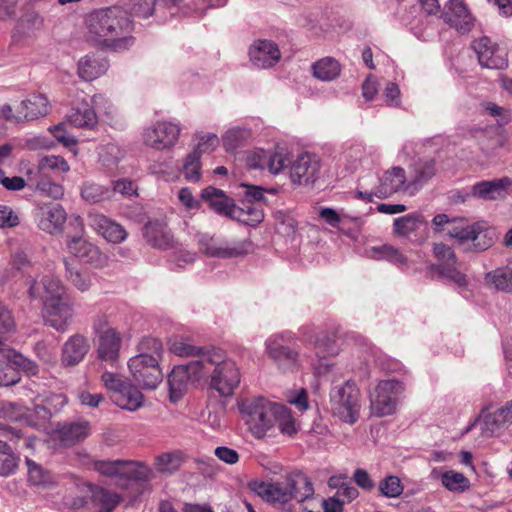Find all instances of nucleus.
Here are the masks:
<instances>
[{
    "label": "nucleus",
    "instance_id": "a19ab883",
    "mask_svg": "<svg viewBox=\"0 0 512 512\" xmlns=\"http://www.w3.org/2000/svg\"><path fill=\"white\" fill-rule=\"evenodd\" d=\"M65 277L79 291L86 292L91 287V277L87 271L82 270L74 262L64 258Z\"/></svg>",
    "mask_w": 512,
    "mask_h": 512
},
{
    "label": "nucleus",
    "instance_id": "473e14b6",
    "mask_svg": "<svg viewBox=\"0 0 512 512\" xmlns=\"http://www.w3.org/2000/svg\"><path fill=\"white\" fill-rule=\"evenodd\" d=\"M36 174L60 176L70 171L68 162L59 155H46L41 157L37 164L28 168Z\"/></svg>",
    "mask_w": 512,
    "mask_h": 512
},
{
    "label": "nucleus",
    "instance_id": "0e129e2a",
    "mask_svg": "<svg viewBox=\"0 0 512 512\" xmlns=\"http://www.w3.org/2000/svg\"><path fill=\"white\" fill-rule=\"evenodd\" d=\"M50 133L63 146L71 148L77 144L76 138L66 130L64 123L49 127Z\"/></svg>",
    "mask_w": 512,
    "mask_h": 512
},
{
    "label": "nucleus",
    "instance_id": "f3484780",
    "mask_svg": "<svg viewBox=\"0 0 512 512\" xmlns=\"http://www.w3.org/2000/svg\"><path fill=\"white\" fill-rule=\"evenodd\" d=\"M192 377L195 379L201 377L200 360H194L187 365L173 368L168 376L170 399L172 401H177L182 397L187 389L188 381Z\"/></svg>",
    "mask_w": 512,
    "mask_h": 512
},
{
    "label": "nucleus",
    "instance_id": "0eeeda50",
    "mask_svg": "<svg viewBox=\"0 0 512 512\" xmlns=\"http://www.w3.org/2000/svg\"><path fill=\"white\" fill-rule=\"evenodd\" d=\"M275 402L263 397L244 399L239 403L249 431L256 438H263L275 428Z\"/></svg>",
    "mask_w": 512,
    "mask_h": 512
},
{
    "label": "nucleus",
    "instance_id": "603ef678",
    "mask_svg": "<svg viewBox=\"0 0 512 512\" xmlns=\"http://www.w3.org/2000/svg\"><path fill=\"white\" fill-rule=\"evenodd\" d=\"M496 240V233L493 229H480L476 226L471 238L472 246L475 251H484L491 247Z\"/></svg>",
    "mask_w": 512,
    "mask_h": 512
},
{
    "label": "nucleus",
    "instance_id": "58836bf2",
    "mask_svg": "<svg viewBox=\"0 0 512 512\" xmlns=\"http://www.w3.org/2000/svg\"><path fill=\"white\" fill-rule=\"evenodd\" d=\"M313 76L321 81H333L341 73L340 63L333 57H324L312 65Z\"/></svg>",
    "mask_w": 512,
    "mask_h": 512
},
{
    "label": "nucleus",
    "instance_id": "4be33fe9",
    "mask_svg": "<svg viewBox=\"0 0 512 512\" xmlns=\"http://www.w3.org/2000/svg\"><path fill=\"white\" fill-rule=\"evenodd\" d=\"M512 188V180L509 177L483 180L472 186L474 198L484 201H495L505 198Z\"/></svg>",
    "mask_w": 512,
    "mask_h": 512
},
{
    "label": "nucleus",
    "instance_id": "6e6552de",
    "mask_svg": "<svg viewBox=\"0 0 512 512\" xmlns=\"http://www.w3.org/2000/svg\"><path fill=\"white\" fill-rule=\"evenodd\" d=\"M330 408L334 416L341 421L354 424L360 417L361 394L357 385L347 380L330 390Z\"/></svg>",
    "mask_w": 512,
    "mask_h": 512
},
{
    "label": "nucleus",
    "instance_id": "5701e85b",
    "mask_svg": "<svg viewBox=\"0 0 512 512\" xmlns=\"http://www.w3.org/2000/svg\"><path fill=\"white\" fill-rule=\"evenodd\" d=\"M90 344L82 334L70 336L61 349V365L63 367H74L82 362L89 352Z\"/></svg>",
    "mask_w": 512,
    "mask_h": 512
},
{
    "label": "nucleus",
    "instance_id": "1a4fd4ad",
    "mask_svg": "<svg viewBox=\"0 0 512 512\" xmlns=\"http://www.w3.org/2000/svg\"><path fill=\"white\" fill-rule=\"evenodd\" d=\"M92 329L96 337L97 359L114 365L119 359L122 334L109 324L106 315H97L93 319Z\"/></svg>",
    "mask_w": 512,
    "mask_h": 512
},
{
    "label": "nucleus",
    "instance_id": "f03ea898",
    "mask_svg": "<svg viewBox=\"0 0 512 512\" xmlns=\"http://www.w3.org/2000/svg\"><path fill=\"white\" fill-rule=\"evenodd\" d=\"M29 295L42 301L45 324L60 332L67 329L74 311L67 288L57 276L45 275L40 282L33 281Z\"/></svg>",
    "mask_w": 512,
    "mask_h": 512
},
{
    "label": "nucleus",
    "instance_id": "4468645a",
    "mask_svg": "<svg viewBox=\"0 0 512 512\" xmlns=\"http://www.w3.org/2000/svg\"><path fill=\"white\" fill-rule=\"evenodd\" d=\"M472 49L475 51L482 68L493 70H505L508 68L507 54H500L499 45L489 37L482 36L474 40L472 42Z\"/></svg>",
    "mask_w": 512,
    "mask_h": 512
},
{
    "label": "nucleus",
    "instance_id": "c756f323",
    "mask_svg": "<svg viewBox=\"0 0 512 512\" xmlns=\"http://www.w3.org/2000/svg\"><path fill=\"white\" fill-rule=\"evenodd\" d=\"M49 101L42 94H33L23 100L18 108V114L26 120H35L47 115Z\"/></svg>",
    "mask_w": 512,
    "mask_h": 512
},
{
    "label": "nucleus",
    "instance_id": "338daca9",
    "mask_svg": "<svg viewBox=\"0 0 512 512\" xmlns=\"http://www.w3.org/2000/svg\"><path fill=\"white\" fill-rule=\"evenodd\" d=\"M122 157L123 154L121 150L114 144L106 145L100 153V160L102 164L109 168L115 166Z\"/></svg>",
    "mask_w": 512,
    "mask_h": 512
},
{
    "label": "nucleus",
    "instance_id": "7ed1b4c3",
    "mask_svg": "<svg viewBox=\"0 0 512 512\" xmlns=\"http://www.w3.org/2000/svg\"><path fill=\"white\" fill-rule=\"evenodd\" d=\"M248 487L262 499L285 512L293 510V501L301 503L314 495L311 479L299 470L290 472L283 482L251 480Z\"/></svg>",
    "mask_w": 512,
    "mask_h": 512
},
{
    "label": "nucleus",
    "instance_id": "13d9d810",
    "mask_svg": "<svg viewBox=\"0 0 512 512\" xmlns=\"http://www.w3.org/2000/svg\"><path fill=\"white\" fill-rule=\"evenodd\" d=\"M28 480L35 486H46L51 482L50 474L34 461L27 459Z\"/></svg>",
    "mask_w": 512,
    "mask_h": 512
},
{
    "label": "nucleus",
    "instance_id": "052dcab7",
    "mask_svg": "<svg viewBox=\"0 0 512 512\" xmlns=\"http://www.w3.org/2000/svg\"><path fill=\"white\" fill-rule=\"evenodd\" d=\"M455 263H441L438 266V271L441 276L451 280L459 287H465L467 285L466 275L459 271L455 266Z\"/></svg>",
    "mask_w": 512,
    "mask_h": 512
},
{
    "label": "nucleus",
    "instance_id": "f8f14e48",
    "mask_svg": "<svg viewBox=\"0 0 512 512\" xmlns=\"http://www.w3.org/2000/svg\"><path fill=\"white\" fill-rule=\"evenodd\" d=\"M290 164V179L293 184L309 185L314 184L321 174V159L318 155L304 152L296 159L287 162Z\"/></svg>",
    "mask_w": 512,
    "mask_h": 512
},
{
    "label": "nucleus",
    "instance_id": "39448f33",
    "mask_svg": "<svg viewBox=\"0 0 512 512\" xmlns=\"http://www.w3.org/2000/svg\"><path fill=\"white\" fill-rule=\"evenodd\" d=\"M201 376L210 374V389L221 397H231L241 379L235 361L226 357L221 349H211L201 356Z\"/></svg>",
    "mask_w": 512,
    "mask_h": 512
},
{
    "label": "nucleus",
    "instance_id": "9b49d317",
    "mask_svg": "<svg viewBox=\"0 0 512 512\" xmlns=\"http://www.w3.org/2000/svg\"><path fill=\"white\" fill-rule=\"evenodd\" d=\"M182 127L173 121H157L144 128L142 141L146 147L156 151H165L173 148L179 140Z\"/></svg>",
    "mask_w": 512,
    "mask_h": 512
},
{
    "label": "nucleus",
    "instance_id": "423d86ee",
    "mask_svg": "<svg viewBox=\"0 0 512 512\" xmlns=\"http://www.w3.org/2000/svg\"><path fill=\"white\" fill-rule=\"evenodd\" d=\"M375 177H364L358 184L356 197L366 202H372L374 197L384 199L398 192H406L410 195L409 181L402 167L396 166L387 170L382 177L377 178V184L368 188V181Z\"/></svg>",
    "mask_w": 512,
    "mask_h": 512
},
{
    "label": "nucleus",
    "instance_id": "3c124183",
    "mask_svg": "<svg viewBox=\"0 0 512 512\" xmlns=\"http://www.w3.org/2000/svg\"><path fill=\"white\" fill-rule=\"evenodd\" d=\"M201 167V158L198 157V153L190 152L185 157L182 165V173L185 180L194 183L200 181L202 177Z\"/></svg>",
    "mask_w": 512,
    "mask_h": 512
},
{
    "label": "nucleus",
    "instance_id": "7c9ffc66",
    "mask_svg": "<svg viewBox=\"0 0 512 512\" xmlns=\"http://www.w3.org/2000/svg\"><path fill=\"white\" fill-rule=\"evenodd\" d=\"M91 428L88 421L70 422L58 429V438L64 446H72L86 439Z\"/></svg>",
    "mask_w": 512,
    "mask_h": 512
},
{
    "label": "nucleus",
    "instance_id": "cd10ccee",
    "mask_svg": "<svg viewBox=\"0 0 512 512\" xmlns=\"http://www.w3.org/2000/svg\"><path fill=\"white\" fill-rule=\"evenodd\" d=\"M144 237L155 248L167 249L173 245V237L163 221H149L144 226Z\"/></svg>",
    "mask_w": 512,
    "mask_h": 512
},
{
    "label": "nucleus",
    "instance_id": "79ce46f5",
    "mask_svg": "<svg viewBox=\"0 0 512 512\" xmlns=\"http://www.w3.org/2000/svg\"><path fill=\"white\" fill-rule=\"evenodd\" d=\"M185 456L182 451L176 450L158 455L155 458V468L166 475L176 473L184 463Z\"/></svg>",
    "mask_w": 512,
    "mask_h": 512
},
{
    "label": "nucleus",
    "instance_id": "f257e3e1",
    "mask_svg": "<svg viewBox=\"0 0 512 512\" xmlns=\"http://www.w3.org/2000/svg\"><path fill=\"white\" fill-rule=\"evenodd\" d=\"M85 23L88 40L95 45L121 52L134 44V38L130 35L133 24L126 11L118 6L92 11Z\"/></svg>",
    "mask_w": 512,
    "mask_h": 512
},
{
    "label": "nucleus",
    "instance_id": "ea45409f",
    "mask_svg": "<svg viewBox=\"0 0 512 512\" xmlns=\"http://www.w3.org/2000/svg\"><path fill=\"white\" fill-rule=\"evenodd\" d=\"M367 255L374 260H386L398 267L407 265V258L394 246L384 244L371 247L367 250Z\"/></svg>",
    "mask_w": 512,
    "mask_h": 512
},
{
    "label": "nucleus",
    "instance_id": "c85d7f7f",
    "mask_svg": "<svg viewBox=\"0 0 512 512\" xmlns=\"http://www.w3.org/2000/svg\"><path fill=\"white\" fill-rule=\"evenodd\" d=\"M108 69V61L97 54L86 55L78 62V75L85 81H92Z\"/></svg>",
    "mask_w": 512,
    "mask_h": 512
},
{
    "label": "nucleus",
    "instance_id": "8fccbe9b",
    "mask_svg": "<svg viewBox=\"0 0 512 512\" xmlns=\"http://www.w3.org/2000/svg\"><path fill=\"white\" fill-rule=\"evenodd\" d=\"M124 460H98L93 462V468L102 475L122 481Z\"/></svg>",
    "mask_w": 512,
    "mask_h": 512
},
{
    "label": "nucleus",
    "instance_id": "20e7f679",
    "mask_svg": "<svg viewBox=\"0 0 512 512\" xmlns=\"http://www.w3.org/2000/svg\"><path fill=\"white\" fill-rule=\"evenodd\" d=\"M139 353L128 361V368L135 383L145 389H155L163 379L159 362L163 345L154 337H144L138 345Z\"/></svg>",
    "mask_w": 512,
    "mask_h": 512
},
{
    "label": "nucleus",
    "instance_id": "864d4df0",
    "mask_svg": "<svg viewBox=\"0 0 512 512\" xmlns=\"http://www.w3.org/2000/svg\"><path fill=\"white\" fill-rule=\"evenodd\" d=\"M442 485L449 491H464L469 488V480L463 473L446 471L441 475Z\"/></svg>",
    "mask_w": 512,
    "mask_h": 512
},
{
    "label": "nucleus",
    "instance_id": "c9c22d12",
    "mask_svg": "<svg viewBox=\"0 0 512 512\" xmlns=\"http://www.w3.org/2000/svg\"><path fill=\"white\" fill-rule=\"evenodd\" d=\"M112 400L122 409L135 411L142 405L143 395L135 386L127 383L123 389L112 395Z\"/></svg>",
    "mask_w": 512,
    "mask_h": 512
},
{
    "label": "nucleus",
    "instance_id": "2f4dec72",
    "mask_svg": "<svg viewBox=\"0 0 512 512\" xmlns=\"http://www.w3.org/2000/svg\"><path fill=\"white\" fill-rule=\"evenodd\" d=\"M92 226L107 241L112 243H120L127 237V233L121 225L104 215L94 216L92 218Z\"/></svg>",
    "mask_w": 512,
    "mask_h": 512
},
{
    "label": "nucleus",
    "instance_id": "e433bc0d",
    "mask_svg": "<svg viewBox=\"0 0 512 512\" xmlns=\"http://www.w3.org/2000/svg\"><path fill=\"white\" fill-rule=\"evenodd\" d=\"M275 425L277 424L281 434L294 437L299 431V424L296 422L292 411L286 405L276 403L274 408Z\"/></svg>",
    "mask_w": 512,
    "mask_h": 512
},
{
    "label": "nucleus",
    "instance_id": "a18cd8bd",
    "mask_svg": "<svg viewBox=\"0 0 512 512\" xmlns=\"http://www.w3.org/2000/svg\"><path fill=\"white\" fill-rule=\"evenodd\" d=\"M152 469L143 462L124 460L122 480L150 481Z\"/></svg>",
    "mask_w": 512,
    "mask_h": 512
},
{
    "label": "nucleus",
    "instance_id": "5fc2aeb1",
    "mask_svg": "<svg viewBox=\"0 0 512 512\" xmlns=\"http://www.w3.org/2000/svg\"><path fill=\"white\" fill-rule=\"evenodd\" d=\"M404 490V486L399 477L388 475L379 483V491L382 496L387 498H397Z\"/></svg>",
    "mask_w": 512,
    "mask_h": 512
},
{
    "label": "nucleus",
    "instance_id": "ddd939ff",
    "mask_svg": "<svg viewBox=\"0 0 512 512\" xmlns=\"http://www.w3.org/2000/svg\"><path fill=\"white\" fill-rule=\"evenodd\" d=\"M198 244L199 250L206 256L223 259L247 254L250 247L249 241H242L230 245L227 242L209 236L208 234L199 235Z\"/></svg>",
    "mask_w": 512,
    "mask_h": 512
},
{
    "label": "nucleus",
    "instance_id": "72a5a7b5",
    "mask_svg": "<svg viewBox=\"0 0 512 512\" xmlns=\"http://www.w3.org/2000/svg\"><path fill=\"white\" fill-rule=\"evenodd\" d=\"M67 120L74 127L93 129L98 123V116L87 101H82L67 115Z\"/></svg>",
    "mask_w": 512,
    "mask_h": 512
},
{
    "label": "nucleus",
    "instance_id": "a878e982",
    "mask_svg": "<svg viewBox=\"0 0 512 512\" xmlns=\"http://www.w3.org/2000/svg\"><path fill=\"white\" fill-rule=\"evenodd\" d=\"M436 174V162L434 159H419L411 167L409 181L410 195L417 193Z\"/></svg>",
    "mask_w": 512,
    "mask_h": 512
},
{
    "label": "nucleus",
    "instance_id": "680f3d73",
    "mask_svg": "<svg viewBox=\"0 0 512 512\" xmlns=\"http://www.w3.org/2000/svg\"><path fill=\"white\" fill-rule=\"evenodd\" d=\"M241 208H244V210L241 211L242 218L238 220L244 222L247 225L255 226L259 224L264 218L262 210L255 207L251 202H243Z\"/></svg>",
    "mask_w": 512,
    "mask_h": 512
},
{
    "label": "nucleus",
    "instance_id": "9d476101",
    "mask_svg": "<svg viewBox=\"0 0 512 512\" xmlns=\"http://www.w3.org/2000/svg\"><path fill=\"white\" fill-rule=\"evenodd\" d=\"M404 384L396 379H386L378 382L370 393L371 413L377 417L393 414L398 406Z\"/></svg>",
    "mask_w": 512,
    "mask_h": 512
},
{
    "label": "nucleus",
    "instance_id": "bb28decb",
    "mask_svg": "<svg viewBox=\"0 0 512 512\" xmlns=\"http://www.w3.org/2000/svg\"><path fill=\"white\" fill-rule=\"evenodd\" d=\"M512 424V400L493 413L487 414L483 420L482 432L486 436L498 434L502 429Z\"/></svg>",
    "mask_w": 512,
    "mask_h": 512
},
{
    "label": "nucleus",
    "instance_id": "b1692460",
    "mask_svg": "<svg viewBox=\"0 0 512 512\" xmlns=\"http://www.w3.org/2000/svg\"><path fill=\"white\" fill-rule=\"evenodd\" d=\"M249 56L254 66L266 69L279 61L280 50L272 41L258 40L251 46Z\"/></svg>",
    "mask_w": 512,
    "mask_h": 512
},
{
    "label": "nucleus",
    "instance_id": "bf43d9fd",
    "mask_svg": "<svg viewBox=\"0 0 512 512\" xmlns=\"http://www.w3.org/2000/svg\"><path fill=\"white\" fill-rule=\"evenodd\" d=\"M198 143L191 153H198V157L204 153L213 151L219 145V138L214 133L197 134Z\"/></svg>",
    "mask_w": 512,
    "mask_h": 512
},
{
    "label": "nucleus",
    "instance_id": "49530a36",
    "mask_svg": "<svg viewBox=\"0 0 512 512\" xmlns=\"http://www.w3.org/2000/svg\"><path fill=\"white\" fill-rule=\"evenodd\" d=\"M169 349L177 356L198 357L197 360H201V356L209 351L204 350L202 347L192 345L187 339L178 337L170 340Z\"/></svg>",
    "mask_w": 512,
    "mask_h": 512
},
{
    "label": "nucleus",
    "instance_id": "4c0bfd02",
    "mask_svg": "<svg viewBox=\"0 0 512 512\" xmlns=\"http://www.w3.org/2000/svg\"><path fill=\"white\" fill-rule=\"evenodd\" d=\"M486 284L499 292H512V267H501L485 275Z\"/></svg>",
    "mask_w": 512,
    "mask_h": 512
},
{
    "label": "nucleus",
    "instance_id": "69168bd1",
    "mask_svg": "<svg viewBox=\"0 0 512 512\" xmlns=\"http://www.w3.org/2000/svg\"><path fill=\"white\" fill-rule=\"evenodd\" d=\"M20 380L18 373L6 359L0 358V386H10Z\"/></svg>",
    "mask_w": 512,
    "mask_h": 512
},
{
    "label": "nucleus",
    "instance_id": "e2e57ef3",
    "mask_svg": "<svg viewBox=\"0 0 512 512\" xmlns=\"http://www.w3.org/2000/svg\"><path fill=\"white\" fill-rule=\"evenodd\" d=\"M85 263L90 264L94 268H104L108 265V256L102 253L98 247L95 245H91L88 247L87 252L84 254L81 259Z\"/></svg>",
    "mask_w": 512,
    "mask_h": 512
},
{
    "label": "nucleus",
    "instance_id": "412c9836",
    "mask_svg": "<svg viewBox=\"0 0 512 512\" xmlns=\"http://www.w3.org/2000/svg\"><path fill=\"white\" fill-rule=\"evenodd\" d=\"M201 197L207 201L210 207L220 215L229 217L231 219H241L242 210L238 208L234 201L225 195V193L215 187L209 186L202 190Z\"/></svg>",
    "mask_w": 512,
    "mask_h": 512
},
{
    "label": "nucleus",
    "instance_id": "dca6fc26",
    "mask_svg": "<svg viewBox=\"0 0 512 512\" xmlns=\"http://www.w3.org/2000/svg\"><path fill=\"white\" fill-rule=\"evenodd\" d=\"M266 351L280 369L294 370L299 367V354L286 345L285 336L273 335L266 340Z\"/></svg>",
    "mask_w": 512,
    "mask_h": 512
},
{
    "label": "nucleus",
    "instance_id": "f704fd0d",
    "mask_svg": "<svg viewBox=\"0 0 512 512\" xmlns=\"http://www.w3.org/2000/svg\"><path fill=\"white\" fill-rule=\"evenodd\" d=\"M90 508L94 512H112L119 504L120 496L101 487L91 490Z\"/></svg>",
    "mask_w": 512,
    "mask_h": 512
},
{
    "label": "nucleus",
    "instance_id": "aec40b11",
    "mask_svg": "<svg viewBox=\"0 0 512 512\" xmlns=\"http://www.w3.org/2000/svg\"><path fill=\"white\" fill-rule=\"evenodd\" d=\"M22 437L19 430L0 423V475L12 474L18 465V458L7 441L19 440Z\"/></svg>",
    "mask_w": 512,
    "mask_h": 512
},
{
    "label": "nucleus",
    "instance_id": "6ab92c4d",
    "mask_svg": "<svg viewBox=\"0 0 512 512\" xmlns=\"http://www.w3.org/2000/svg\"><path fill=\"white\" fill-rule=\"evenodd\" d=\"M67 214L58 203H46L38 205L35 209V221L37 226L50 234L61 231L66 222Z\"/></svg>",
    "mask_w": 512,
    "mask_h": 512
},
{
    "label": "nucleus",
    "instance_id": "393cba45",
    "mask_svg": "<svg viewBox=\"0 0 512 512\" xmlns=\"http://www.w3.org/2000/svg\"><path fill=\"white\" fill-rule=\"evenodd\" d=\"M25 175L28 186L37 194L58 200L64 196V187L54 181L49 175L36 174L35 171L26 169Z\"/></svg>",
    "mask_w": 512,
    "mask_h": 512
},
{
    "label": "nucleus",
    "instance_id": "a211bd4d",
    "mask_svg": "<svg viewBox=\"0 0 512 512\" xmlns=\"http://www.w3.org/2000/svg\"><path fill=\"white\" fill-rule=\"evenodd\" d=\"M441 17L461 34L469 33L474 27L475 19L463 0H449Z\"/></svg>",
    "mask_w": 512,
    "mask_h": 512
},
{
    "label": "nucleus",
    "instance_id": "2eb2a0df",
    "mask_svg": "<svg viewBox=\"0 0 512 512\" xmlns=\"http://www.w3.org/2000/svg\"><path fill=\"white\" fill-rule=\"evenodd\" d=\"M289 161L288 153L284 149L267 151L256 149L247 154L246 164L250 169H267L272 174L280 173Z\"/></svg>",
    "mask_w": 512,
    "mask_h": 512
},
{
    "label": "nucleus",
    "instance_id": "09e8293b",
    "mask_svg": "<svg viewBox=\"0 0 512 512\" xmlns=\"http://www.w3.org/2000/svg\"><path fill=\"white\" fill-rule=\"evenodd\" d=\"M109 188L97 183L86 181L81 186V197L90 203H98L110 197Z\"/></svg>",
    "mask_w": 512,
    "mask_h": 512
},
{
    "label": "nucleus",
    "instance_id": "37998d69",
    "mask_svg": "<svg viewBox=\"0 0 512 512\" xmlns=\"http://www.w3.org/2000/svg\"><path fill=\"white\" fill-rule=\"evenodd\" d=\"M179 0H131L130 11L134 16L148 18L161 6H176Z\"/></svg>",
    "mask_w": 512,
    "mask_h": 512
},
{
    "label": "nucleus",
    "instance_id": "c03bdc74",
    "mask_svg": "<svg viewBox=\"0 0 512 512\" xmlns=\"http://www.w3.org/2000/svg\"><path fill=\"white\" fill-rule=\"evenodd\" d=\"M425 220L419 213H410L394 219L393 230L397 235L408 236L417 231Z\"/></svg>",
    "mask_w": 512,
    "mask_h": 512
},
{
    "label": "nucleus",
    "instance_id": "de8ad7c7",
    "mask_svg": "<svg viewBox=\"0 0 512 512\" xmlns=\"http://www.w3.org/2000/svg\"><path fill=\"white\" fill-rule=\"evenodd\" d=\"M251 131L245 127H234L226 131L223 135V146L226 151H234L235 149L245 145L250 139Z\"/></svg>",
    "mask_w": 512,
    "mask_h": 512
},
{
    "label": "nucleus",
    "instance_id": "4d7b16f0",
    "mask_svg": "<svg viewBox=\"0 0 512 512\" xmlns=\"http://www.w3.org/2000/svg\"><path fill=\"white\" fill-rule=\"evenodd\" d=\"M477 225H466L463 221H453L447 229L451 238L457 239L460 243L471 241Z\"/></svg>",
    "mask_w": 512,
    "mask_h": 512
},
{
    "label": "nucleus",
    "instance_id": "774afa93",
    "mask_svg": "<svg viewBox=\"0 0 512 512\" xmlns=\"http://www.w3.org/2000/svg\"><path fill=\"white\" fill-rule=\"evenodd\" d=\"M15 329L11 311L0 301V335L7 338Z\"/></svg>",
    "mask_w": 512,
    "mask_h": 512
},
{
    "label": "nucleus",
    "instance_id": "6e6d98bb",
    "mask_svg": "<svg viewBox=\"0 0 512 512\" xmlns=\"http://www.w3.org/2000/svg\"><path fill=\"white\" fill-rule=\"evenodd\" d=\"M313 349L317 359H324L327 356L336 355L338 353V347L335 340L329 335L318 337L314 342Z\"/></svg>",
    "mask_w": 512,
    "mask_h": 512
}]
</instances>
